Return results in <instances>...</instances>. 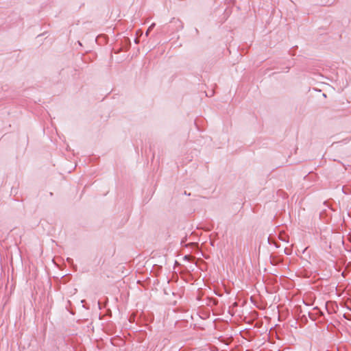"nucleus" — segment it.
I'll return each mask as SVG.
<instances>
[{
	"label": "nucleus",
	"mask_w": 351,
	"mask_h": 351,
	"mask_svg": "<svg viewBox=\"0 0 351 351\" xmlns=\"http://www.w3.org/2000/svg\"><path fill=\"white\" fill-rule=\"evenodd\" d=\"M155 26V24L154 23H152L149 27L148 29H147L146 32H145V36H148L149 32L153 29L154 27Z\"/></svg>",
	"instance_id": "obj_3"
},
{
	"label": "nucleus",
	"mask_w": 351,
	"mask_h": 351,
	"mask_svg": "<svg viewBox=\"0 0 351 351\" xmlns=\"http://www.w3.org/2000/svg\"><path fill=\"white\" fill-rule=\"evenodd\" d=\"M171 293H172L173 295H176V293L174 291H171Z\"/></svg>",
	"instance_id": "obj_8"
},
{
	"label": "nucleus",
	"mask_w": 351,
	"mask_h": 351,
	"mask_svg": "<svg viewBox=\"0 0 351 351\" xmlns=\"http://www.w3.org/2000/svg\"><path fill=\"white\" fill-rule=\"evenodd\" d=\"M173 269H176V261H175V262H174V263H173Z\"/></svg>",
	"instance_id": "obj_7"
},
{
	"label": "nucleus",
	"mask_w": 351,
	"mask_h": 351,
	"mask_svg": "<svg viewBox=\"0 0 351 351\" xmlns=\"http://www.w3.org/2000/svg\"><path fill=\"white\" fill-rule=\"evenodd\" d=\"M100 39H103L104 40V43H106L107 42V38L105 36H97L96 38H95V41L99 44V45H102V43L99 41Z\"/></svg>",
	"instance_id": "obj_2"
},
{
	"label": "nucleus",
	"mask_w": 351,
	"mask_h": 351,
	"mask_svg": "<svg viewBox=\"0 0 351 351\" xmlns=\"http://www.w3.org/2000/svg\"><path fill=\"white\" fill-rule=\"evenodd\" d=\"M134 42H135L136 43H138L139 42V40H138L137 38H135V39H134Z\"/></svg>",
	"instance_id": "obj_6"
},
{
	"label": "nucleus",
	"mask_w": 351,
	"mask_h": 351,
	"mask_svg": "<svg viewBox=\"0 0 351 351\" xmlns=\"http://www.w3.org/2000/svg\"><path fill=\"white\" fill-rule=\"evenodd\" d=\"M66 261L69 264H72L73 263V260L71 258H67Z\"/></svg>",
	"instance_id": "obj_5"
},
{
	"label": "nucleus",
	"mask_w": 351,
	"mask_h": 351,
	"mask_svg": "<svg viewBox=\"0 0 351 351\" xmlns=\"http://www.w3.org/2000/svg\"><path fill=\"white\" fill-rule=\"evenodd\" d=\"M170 291H171V289L168 290V289L167 287L164 288V293H165V294L169 295Z\"/></svg>",
	"instance_id": "obj_4"
},
{
	"label": "nucleus",
	"mask_w": 351,
	"mask_h": 351,
	"mask_svg": "<svg viewBox=\"0 0 351 351\" xmlns=\"http://www.w3.org/2000/svg\"><path fill=\"white\" fill-rule=\"evenodd\" d=\"M117 42H119L121 50L123 51H128L131 47V40L127 36H123L122 38L118 39Z\"/></svg>",
	"instance_id": "obj_1"
},
{
	"label": "nucleus",
	"mask_w": 351,
	"mask_h": 351,
	"mask_svg": "<svg viewBox=\"0 0 351 351\" xmlns=\"http://www.w3.org/2000/svg\"><path fill=\"white\" fill-rule=\"evenodd\" d=\"M78 43L80 45H82V43H80V41H78Z\"/></svg>",
	"instance_id": "obj_9"
}]
</instances>
